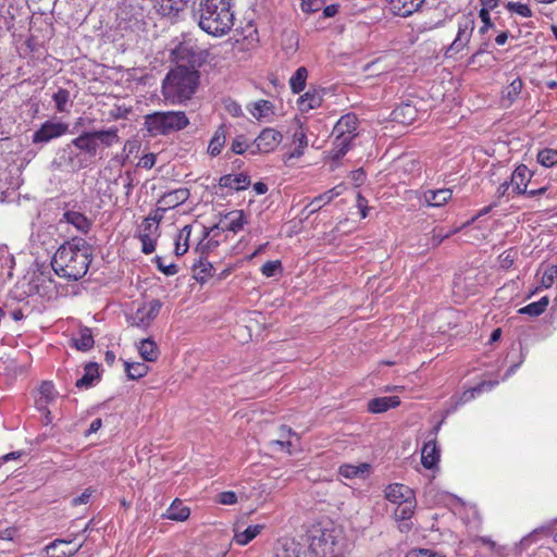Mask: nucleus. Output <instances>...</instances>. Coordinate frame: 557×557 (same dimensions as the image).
Returning <instances> with one entry per match:
<instances>
[{
  "label": "nucleus",
  "instance_id": "obj_1",
  "mask_svg": "<svg viewBox=\"0 0 557 557\" xmlns=\"http://www.w3.org/2000/svg\"><path fill=\"white\" fill-rule=\"evenodd\" d=\"M91 260L90 245L84 238L74 237L58 248L51 265L58 276L78 281L86 275Z\"/></svg>",
  "mask_w": 557,
  "mask_h": 557
},
{
  "label": "nucleus",
  "instance_id": "obj_7",
  "mask_svg": "<svg viewBox=\"0 0 557 557\" xmlns=\"http://www.w3.org/2000/svg\"><path fill=\"white\" fill-rule=\"evenodd\" d=\"M67 131L69 124L48 120L33 134L32 141L33 144H47L52 139L63 136Z\"/></svg>",
  "mask_w": 557,
  "mask_h": 557
},
{
  "label": "nucleus",
  "instance_id": "obj_55",
  "mask_svg": "<svg viewBox=\"0 0 557 557\" xmlns=\"http://www.w3.org/2000/svg\"><path fill=\"white\" fill-rule=\"evenodd\" d=\"M522 86L521 78H515L506 88V97L512 101L521 92Z\"/></svg>",
  "mask_w": 557,
  "mask_h": 557
},
{
  "label": "nucleus",
  "instance_id": "obj_56",
  "mask_svg": "<svg viewBox=\"0 0 557 557\" xmlns=\"http://www.w3.org/2000/svg\"><path fill=\"white\" fill-rule=\"evenodd\" d=\"M324 0H301V9L304 12L312 13L319 11Z\"/></svg>",
  "mask_w": 557,
  "mask_h": 557
},
{
  "label": "nucleus",
  "instance_id": "obj_62",
  "mask_svg": "<svg viewBox=\"0 0 557 557\" xmlns=\"http://www.w3.org/2000/svg\"><path fill=\"white\" fill-rule=\"evenodd\" d=\"M154 164H156V156L153 153L144 154L138 162V166L147 169V170L153 168Z\"/></svg>",
  "mask_w": 557,
  "mask_h": 557
},
{
  "label": "nucleus",
  "instance_id": "obj_41",
  "mask_svg": "<svg viewBox=\"0 0 557 557\" xmlns=\"http://www.w3.org/2000/svg\"><path fill=\"white\" fill-rule=\"evenodd\" d=\"M125 372L132 380L140 379L148 372V367L143 362H125Z\"/></svg>",
  "mask_w": 557,
  "mask_h": 557
},
{
  "label": "nucleus",
  "instance_id": "obj_51",
  "mask_svg": "<svg viewBox=\"0 0 557 557\" xmlns=\"http://www.w3.org/2000/svg\"><path fill=\"white\" fill-rule=\"evenodd\" d=\"M405 557H445V555L431 548H412Z\"/></svg>",
  "mask_w": 557,
  "mask_h": 557
},
{
  "label": "nucleus",
  "instance_id": "obj_27",
  "mask_svg": "<svg viewBox=\"0 0 557 557\" xmlns=\"http://www.w3.org/2000/svg\"><path fill=\"white\" fill-rule=\"evenodd\" d=\"M323 98L320 91L309 90L298 99V109L302 112H309L322 104Z\"/></svg>",
  "mask_w": 557,
  "mask_h": 557
},
{
  "label": "nucleus",
  "instance_id": "obj_33",
  "mask_svg": "<svg viewBox=\"0 0 557 557\" xmlns=\"http://www.w3.org/2000/svg\"><path fill=\"white\" fill-rule=\"evenodd\" d=\"M351 141L352 140H349L345 137L341 138V137L335 136L334 141H333V147L329 151V158L333 162H338L350 149Z\"/></svg>",
  "mask_w": 557,
  "mask_h": 557
},
{
  "label": "nucleus",
  "instance_id": "obj_24",
  "mask_svg": "<svg viewBox=\"0 0 557 557\" xmlns=\"http://www.w3.org/2000/svg\"><path fill=\"white\" fill-rule=\"evenodd\" d=\"M453 196V191L449 188H441L436 190H425L422 199L430 207H441L445 205Z\"/></svg>",
  "mask_w": 557,
  "mask_h": 557
},
{
  "label": "nucleus",
  "instance_id": "obj_31",
  "mask_svg": "<svg viewBox=\"0 0 557 557\" xmlns=\"http://www.w3.org/2000/svg\"><path fill=\"white\" fill-rule=\"evenodd\" d=\"M225 222L228 231L238 233L248 223V220L243 210H235L225 215Z\"/></svg>",
  "mask_w": 557,
  "mask_h": 557
},
{
  "label": "nucleus",
  "instance_id": "obj_58",
  "mask_svg": "<svg viewBox=\"0 0 557 557\" xmlns=\"http://www.w3.org/2000/svg\"><path fill=\"white\" fill-rule=\"evenodd\" d=\"M211 269H212L211 263L200 262V264L198 267V272L195 275L196 280L203 283L210 275Z\"/></svg>",
  "mask_w": 557,
  "mask_h": 557
},
{
  "label": "nucleus",
  "instance_id": "obj_21",
  "mask_svg": "<svg viewBox=\"0 0 557 557\" xmlns=\"http://www.w3.org/2000/svg\"><path fill=\"white\" fill-rule=\"evenodd\" d=\"M67 223L72 225L79 233L86 234L90 230L91 222L83 213L78 211L69 210L64 212L60 223Z\"/></svg>",
  "mask_w": 557,
  "mask_h": 557
},
{
  "label": "nucleus",
  "instance_id": "obj_6",
  "mask_svg": "<svg viewBox=\"0 0 557 557\" xmlns=\"http://www.w3.org/2000/svg\"><path fill=\"white\" fill-rule=\"evenodd\" d=\"M474 27L475 16L472 13H465L457 16L456 35L453 42L446 48L444 55L446 58H454L458 53L468 50Z\"/></svg>",
  "mask_w": 557,
  "mask_h": 557
},
{
  "label": "nucleus",
  "instance_id": "obj_26",
  "mask_svg": "<svg viewBox=\"0 0 557 557\" xmlns=\"http://www.w3.org/2000/svg\"><path fill=\"white\" fill-rule=\"evenodd\" d=\"M440 460V450L437 449L435 441L426 442L421 450V462L426 469L436 467Z\"/></svg>",
  "mask_w": 557,
  "mask_h": 557
},
{
  "label": "nucleus",
  "instance_id": "obj_22",
  "mask_svg": "<svg viewBox=\"0 0 557 557\" xmlns=\"http://www.w3.org/2000/svg\"><path fill=\"white\" fill-rule=\"evenodd\" d=\"M371 472V465L361 462L359 465L344 463L339 467L338 473L345 479H366Z\"/></svg>",
  "mask_w": 557,
  "mask_h": 557
},
{
  "label": "nucleus",
  "instance_id": "obj_40",
  "mask_svg": "<svg viewBox=\"0 0 557 557\" xmlns=\"http://www.w3.org/2000/svg\"><path fill=\"white\" fill-rule=\"evenodd\" d=\"M94 338L89 329L85 327L79 331L78 337L74 338L75 347L78 350L86 351L94 346Z\"/></svg>",
  "mask_w": 557,
  "mask_h": 557
},
{
  "label": "nucleus",
  "instance_id": "obj_19",
  "mask_svg": "<svg viewBox=\"0 0 557 557\" xmlns=\"http://www.w3.org/2000/svg\"><path fill=\"white\" fill-rule=\"evenodd\" d=\"M345 187L344 185H337L333 187L332 189L314 197L311 202L306 207L309 214H312L317 211H319L323 206L331 202L334 198L338 197L343 194Z\"/></svg>",
  "mask_w": 557,
  "mask_h": 557
},
{
  "label": "nucleus",
  "instance_id": "obj_43",
  "mask_svg": "<svg viewBox=\"0 0 557 557\" xmlns=\"http://www.w3.org/2000/svg\"><path fill=\"white\" fill-rule=\"evenodd\" d=\"M277 557H302L301 548L299 544L294 541H286L282 545L281 552L277 553Z\"/></svg>",
  "mask_w": 557,
  "mask_h": 557
},
{
  "label": "nucleus",
  "instance_id": "obj_2",
  "mask_svg": "<svg viewBox=\"0 0 557 557\" xmlns=\"http://www.w3.org/2000/svg\"><path fill=\"white\" fill-rule=\"evenodd\" d=\"M234 0H199L196 11L198 26L208 35L222 37L235 22Z\"/></svg>",
  "mask_w": 557,
  "mask_h": 557
},
{
  "label": "nucleus",
  "instance_id": "obj_29",
  "mask_svg": "<svg viewBox=\"0 0 557 557\" xmlns=\"http://www.w3.org/2000/svg\"><path fill=\"white\" fill-rule=\"evenodd\" d=\"M190 515V509L180 499H175L166 509L164 517L174 521H185Z\"/></svg>",
  "mask_w": 557,
  "mask_h": 557
},
{
  "label": "nucleus",
  "instance_id": "obj_42",
  "mask_svg": "<svg viewBox=\"0 0 557 557\" xmlns=\"http://www.w3.org/2000/svg\"><path fill=\"white\" fill-rule=\"evenodd\" d=\"M138 237L141 243V251L145 255H150L156 250L158 235L140 233Z\"/></svg>",
  "mask_w": 557,
  "mask_h": 557
},
{
  "label": "nucleus",
  "instance_id": "obj_64",
  "mask_svg": "<svg viewBox=\"0 0 557 557\" xmlns=\"http://www.w3.org/2000/svg\"><path fill=\"white\" fill-rule=\"evenodd\" d=\"M225 110L234 117H238L243 114L240 104L235 101H227L225 103Z\"/></svg>",
  "mask_w": 557,
  "mask_h": 557
},
{
  "label": "nucleus",
  "instance_id": "obj_50",
  "mask_svg": "<svg viewBox=\"0 0 557 557\" xmlns=\"http://www.w3.org/2000/svg\"><path fill=\"white\" fill-rule=\"evenodd\" d=\"M557 276V265H549L545 269L541 277V286L549 288Z\"/></svg>",
  "mask_w": 557,
  "mask_h": 557
},
{
  "label": "nucleus",
  "instance_id": "obj_52",
  "mask_svg": "<svg viewBox=\"0 0 557 557\" xmlns=\"http://www.w3.org/2000/svg\"><path fill=\"white\" fill-rule=\"evenodd\" d=\"M517 257V250L515 249H508L505 250L503 253L499 255V264L503 269H509L513 265L515 259Z\"/></svg>",
  "mask_w": 557,
  "mask_h": 557
},
{
  "label": "nucleus",
  "instance_id": "obj_11",
  "mask_svg": "<svg viewBox=\"0 0 557 557\" xmlns=\"http://www.w3.org/2000/svg\"><path fill=\"white\" fill-rule=\"evenodd\" d=\"M295 128L292 134V145L294 148L288 153V159H299L305 154V150L308 147V129L305 124L296 119Z\"/></svg>",
  "mask_w": 557,
  "mask_h": 557
},
{
  "label": "nucleus",
  "instance_id": "obj_34",
  "mask_svg": "<svg viewBox=\"0 0 557 557\" xmlns=\"http://www.w3.org/2000/svg\"><path fill=\"white\" fill-rule=\"evenodd\" d=\"M226 141V131L223 125H221L213 134L209 146H208V152L212 157H216L221 153L224 145Z\"/></svg>",
  "mask_w": 557,
  "mask_h": 557
},
{
  "label": "nucleus",
  "instance_id": "obj_45",
  "mask_svg": "<svg viewBox=\"0 0 557 557\" xmlns=\"http://www.w3.org/2000/svg\"><path fill=\"white\" fill-rule=\"evenodd\" d=\"M537 161L540 164L546 168H550L557 163V150L544 149L537 154Z\"/></svg>",
  "mask_w": 557,
  "mask_h": 557
},
{
  "label": "nucleus",
  "instance_id": "obj_10",
  "mask_svg": "<svg viewBox=\"0 0 557 557\" xmlns=\"http://www.w3.org/2000/svg\"><path fill=\"white\" fill-rule=\"evenodd\" d=\"M57 396L58 392L54 389V386L51 382L41 383L35 404L37 409L45 416L46 424L50 423L52 420L49 406L55 401Z\"/></svg>",
  "mask_w": 557,
  "mask_h": 557
},
{
  "label": "nucleus",
  "instance_id": "obj_16",
  "mask_svg": "<svg viewBox=\"0 0 557 557\" xmlns=\"http://www.w3.org/2000/svg\"><path fill=\"white\" fill-rule=\"evenodd\" d=\"M189 189L183 187L165 193L158 200L159 210L166 211L169 209H174L177 206L184 203L189 198Z\"/></svg>",
  "mask_w": 557,
  "mask_h": 557
},
{
  "label": "nucleus",
  "instance_id": "obj_5",
  "mask_svg": "<svg viewBox=\"0 0 557 557\" xmlns=\"http://www.w3.org/2000/svg\"><path fill=\"white\" fill-rule=\"evenodd\" d=\"M120 137L117 128L100 129L94 132H85L71 141V145L85 153L89 158H95L98 153L99 146L111 147L117 144Z\"/></svg>",
  "mask_w": 557,
  "mask_h": 557
},
{
  "label": "nucleus",
  "instance_id": "obj_46",
  "mask_svg": "<svg viewBox=\"0 0 557 557\" xmlns=\"http://www.w3.org/2000/svg\"><path fill=\"white\" fill-rule=\"evenodd\" d=\"M393 114L395 120H400V117H404L406 120H404L403 122H410L414 119L416 109L410 104H404L399 108H396L393 111Z\"/></svg>",
  "mask_w": 557,
  "mask_h": 557
},
{
  "label": "nucleus",
  "instance_id": "obj_9",
  "mask_svg": "<svg viewBox=\"0 0 557 557\" xmlns=\"http://www.w3.org/2000/svg\"><path fill=\"white\" fill-rule=\"evenodd\" d=\"M282 140H283V135L281 134V132L276 131L274 128H271V127H267L251 143L252 153L272 152L282 143Z\"/></svg>",
  "mask_w": 557,
  "mask_h": 557
},
{
  "label": "nucleus",
  "instance_id": "obj_17",
  "mask_svg": "<svg viewBox=\"0 0 557 557\" xmlns=\"http://www.w3.org/2000/svg\"><path fill=\"white\" fill-rule=\"evenodd\" d=\"M497 385V381H484L476 386L465 391L461 395H456L451 397V401L454 406L450 411H454L459 406L472 400L476 395L481 394L484 391H491L494 386Z\"/></svg>",
  "mask_w": 557,
  "mask_h": 557
},
{
  "label": "nucleus",
  "instance_id": "obj_54",
  "mask_svg": "<svg viewBox=\"0 0 557 557\" xmlns=\"http://www.w3.org/2000/svg\"><path fill=\"white\" fill-rule=\"evenodd\" d=\"M281 261H268L261 267V273L267 277H272L281 270Z\"/></svg>",
  "mask_w": 557,
  "mask_h": 557
},
{
  "label": "nucleus",
  "instance_id": "obj_15",
  "mask_svg": "<svg viewBox=\"0 0 557 557\" xmlns=\"http://www.w3.org/2000/svg\"><path fill=\"white\" fill-rule=\"evenodd\" d=\"M533 173L524 164L518 165L511 174L510 184L511 193L515 195H522L527 193V187L531 181Z\"/></svg>",
  "mask_w": 557,
  "mask_h": 557
},
{
  "label": "nucleus",
  "instance_id": "obj_25",
  "mask_svg": "<svg viewBox=\"0 0 557 557\" xmlns=\"http://www.w3.org/2000/svg\"><path fill=\"white\" fill-rule=\"evenodd\" d=\"M219 185L221 187H225V188L243 190V189H246L250 185V178L247 174H244V173H239L236 175L227 174V175H223L220 178Z\"/></svg>",
  "mask_w": 557,
  "mask_h": 557
},
{
  "label": "nucleus",
  "instance_id": "obj_13",
  "mask_svg": "<svg viewBox=\"0 0 557 557\" xmlns=\"http://www.w3.org/2000/svg\"><path fill=\"white\" fill-rule=\"evenodd\" d=\"M358 119L355 114L343 115L333 128V135L352 140L357 136Z\"/></svg>",
  "mask_w": 557,
  "mask_h": 557
},
{
  "label": "nucleus",
  "instance_id": "obj_38",
  "mask_svg": "<svg viewBox=\"0 0 557 557\" xmlns=\"http://www.w3.org/2000/svg\"><path fill=\"white\" fill-rule=\"evenodd\" d=\"M548 302V297L544 296L539 301L531 302L528 306L519 309V313L528 314L531 317H539L546 310Z\"/></svg>",
  "mask_w": 557,
  "mask_h": 557
},
{
  "label": "nucleus",
  "instance_id": "obj_12",
  "mask_svg": "<svg viewBox=\"0 0 557 557\" xmlns=\"http://www.w3.org/2000/svg\"><path fill=\"white\" fill-rule=\"evenodd\" d=\"M310 549L314 557H344L339 553H335V542L331 534L323 533L319 537H313Z\"/></svg>",
  "mask_w": 557,
  "mask_h": 557
},
{
  "label": "nucleus",
  "instance_id": "obj_60",
  "mask_svg": "<svg viewBox=\"0 0 557 557\" xmlns=\"http://www.w3.org/2000/svg\"><path fill=\"white\" fill-rule=\"evenodd\" d=\"M143 232L141 233H151L153 235H158V231H159V220L157 219H145L144 223H143Z\"/></svg>",
  "mask_w": 557,
  "mask_h": 557
},
{
  "label": "nucleus",
  "instance_id": "obj_61",
  "mask_svg": "<svg viewBox=\"0 0 557 557\" xmlns=\"http://www.w3.org/2000/svg\"><path fill=\"white\" fill-rule=\"evenodd\" d=\"M94 492L95 491L91 487L86 488L79 496L74 497L72 499V505L79 506V505L87 504L89 502L91 495L94 494Z\"/></svg>",
  "mask_w": 557,
  "mask_h": 557
},
{
  "label": "nucleus",
  "instance_id": "obj_28",
  "mask_svg": "<svg viewBox=\"0 0 557 557\" xmlns=\"http://www.w3.org/2000/svg\"><path fill=\"white\" fill-rule=\"evenodd\" d=\"M189 0H156V7L164 16L176 15Z\"/></svg>",
  "mask_w": 557,
  "mask_h": 557
},
{
  "label": "nucleus",
  "instance_id": "obj_3",
  "mask_svg": "<svg viewBox=\"0 0 557 557\" xmlns=\"http://www.w3.org/2000/svg\"><path fill=\"white\" fill-rule=\"evenodd\" d=\"M198 72L186 66H176L165 77L162 86L163 96L172 102L189 99L198 85Z\"/></svg>",
  "mask_w": 557,
  "mask_h": 557
},
{
  "label": "nucleus",
  "instance_id": "obj_48",
  "mask_svg": "<svg viewBox=\"0 0 557 557\" xmlns=\"http://www.w3.org/2000/svg\"><path fill=\"white\" fill-rule=\"evenodd\" d=\"M506 7L509 12L515 13L521 17H530L532 15L531 9L525 3L510 1Z\"/></svg>",
  "mask_w": 557,
  "mask_h": 557
},
{
  "label": "nucleus",
  "instance_id": "obj_49",
  "mask_svg": "<svg viewBox=\"0 0 557 557\" xmlns=\"http://www.w3.org/2000/svg\"><path fill=\"white\" fill-rule=\"evenodd\" d=\"M231 149L236 154H243L247 150L252 153L251 144H248L244 136H237L232 141Z\"/></svg>",
  "mask_w": 557,
  "mask_h": 557
},
{
  "label": "nucleus",
  "instance_id": "obj_4",
  "mask_svg": "<svg viewBox=\"0 0 557 557\" xmlns=\"http://www.w3.org/2000/svg\"><path fill=\"white\" fill-rule=\"evenodd\" d=\"M188 124L189 119L183 111H157L144 116V129L150 137L168 136Z\"/></svg>",
  "mask_w": 557,
  "mask_h": 557
},
{
  "label": "nucleus",
  "instance_id": "obj_20",
  "mask_svg": "<svg viewBox=\"0 0 557 557\" xmlns=\"http://www.w3.org/2000/svg\"><path fill=\"white\" fill-rule=\"evenodd\" d=\"M263 529V524H252L248 525L245 530H242L240 525L236 524L234 528L233 541L240 546H245L256 539Z\"/></svg>",
  "mask_w": 557,
  "mask_h": 557
},
{
  "label": "nucleus",
  "instance_id": "obj_32",
  "mask_svg": "<svg viewBox=\"0 0 557 557\" xmlns=\"http://www.w3.org/2000/svg\"><path fill=\"white\" fill-rule=\"evenodd\" d=\"M250 114L261 121H269L270 116L273 115V104L268 100H259L255 102L249 109Z\"/></svg>",
  "mask_w": 557,
  "mask_h": 557
},
{
  "label": "nucleus",
  "instance_id": "obj_18",
  "mask_svg": "<svg viewBox=\"0 0 557 557\" xmlns=\"http://www.w3.org/2000/svg\"><path fill=\"white\" fill-rule=\"evenodd\" d=\"M384 495L388 502L398 505L413 498L414 492L407 485L393 483L386 486Z\"/></svg>",
  "mask_w": 557,
  "mask_h": 557
},
{
  "label": "nucleus",
  "instance_id": "obj_14",
  "mask_svg": "<svg viewBox=\"0 0 557 557\" xmlns=\"http://www.w3.org/2000/svg\"><path fill=\"white\" fill-rule=\"evenodd\" d=\"M425 0H386L388 10L397 16L408 17L419 11Z\"/></svg>",
  "mask_w": 557,
  "mask_h": 557
},
{
  "label": "nucleus",
  "instance_id": "obj_35",
  "mask_svg": "<svg viewBox=\"0 0 557 557\" xmlns=\"http://www.w3.org/2000/svg\"><path fill=\"white\" fill-rule=\"evenodd\" d=\"M191 234V226L185 225L175 237L174 252L177 257L185 255L188 250V240Z\"/></svg>",
  "mask_w": 557,
  "mask_h": 557
},
{
  "label": "nucleus",
  "instance_id": "obj_8",
  "mask_svg": "<svg viewBox=\"0 0 557 557\" xmlns=\"http://www.w3.org/2000/svg\"><path fill=\"white\" fill-rule=\"evenodd\" d=\"M162 308L159 299H152L140 306L131 317V324L137 327L146 329L158 317Z\"/></svg>",
  "mask_w": 557,
  "mask_h": 557
},
{
  "label": "nucleus",
  "instance_id": "obj_63",
  "mask_svg": "<svg viewBox=\"0 0 557 557\" xmlns=\"http://www.w3.org/2000/svg\"><path fill=\"white\" fill-rule=\"evenodd\" d=\"M70 164L73 169L81 170L86 168L88 163L81 153H76L70 157Z\"/></svg>",
  "mask_w": 557,
  "mask_h": 557
},
{
  "label": "nucleus",
  "instance_id": "obj_23",
  "mask_svg": "<svg viewBox=\"0 0 557 557\" xmlns=\"http://www.w3.org/2000/svg\"><path fill=\"white\" fill-rule=\"evenodd\" d=\"M399 405L400 399L398 396H383L369 400L368 410L372 413H382Z\"/></svg>",
  "mask_w": 557,
  "mask_h": 557
},
{
  "label": "nucleus",
  "instance_id": "obj_36",
  "mask_svg": "<svg viewBox=\"0 0 557 557\" xmlns=\"http://www.w3.org/2000/svg\"><path fill=\"white\" fill-rule=\"evenodd\" d=\"M138 351L145 361H156L159 356L157 344L151 338L143 339L138 345Z\"/></svg>",
  "mask_w": 557,
  "mask_h": 557
},
{
  "label": "nucleus",
  "instance_id": "obj_30",
  "mask_svg": "<svg viewBox=\"0 0 557 557\" xmlns=\"http://www.w3.org/2000/svg\"><path fill=\"white\" fill-rule=\"evenodd\" d=\"M99 379V367L97 363H87L84 368V375L76 381V387L89 388Z\"/></svg>",
  "mask_w": 557,
  "mask_h": 557
},
{
  "label": "nucleus",
  "instance_id": "obj_59",
  "mask_svg": "<svg viewBox=\"0 0 557 557\" xmlns=\"http://www.w3.org/2000/svg\"><path fill=\"white\" fill-rule=\"evenodd\" d=\"M218 502L222 505H234L237 503V495L232 491L222 492L218 495Z\"/></svg>",
  "mask_w": 557,
  "mask_h": 557
},
{
  "label": "nucleus",
  "instance_id": "obj_39",
  "mask_svg": "<svg viewBox=\"0 0 557 557\" xmlns=\"http://www.w3.org/2000/svg\"><path fill=\"white\" fill-rule=\"evenodd\" d=\"M308 77V71L306 67L300 66L296 70L289 79V86L293 92L299 94L306 86V79Z\"/></svg>",
  "mask_w": 557,
  "mask_h": 557
},
{
  "label": "nucleus",
  "instance_id": "obj_57",
  "mask_svg": "<svg viewBox=\"0 0 557 557\" xmlns=\"http://www.w3.org/2000/svg\"><path fill=\"white\" fill-rule=\"evenodd\" d=\"M494 8H487L486 5H482L479 16L483 23V26L480 28L481 33H484L488 27L492 26L491 17H490V11Z\"/></svg>",
  "mask_w": 557,
  "mask_h": 557
},
{
  "label": "nucleus",
  "instance_id": "obj_47",
  "mask_svg": "<svg viewBox=\"0 0 557 557\" xmlns=\"http://www.w3.org/2000/svg\"><path fill=\"white\" fill-rule=\"evenodd\" d=\"M154 263L159 271L168 276L175 275L178 272V267L175 263H166L163 257L157 256Z\"/></svg>",
  "mask_w": 557,
  "mask_h": 557
},
{
  "label": "nucleus",
  "instance_id": "obj_37",
  "mask_svg": "<svg viewBox=\"0 0 557 557\" xmlns=\"http://www.w3.org/2000/svg\"><path fill=\"white\" fill-rule=\"evenodd\" d=\"M416 505V495L413 498L406 499L404 503L398 504L394 512L396 520L404 521L410 519L414 512Z\"/></svg>",
  "mask_w": 557,
  "mask_h": 557
},
{
  "label": "nucleus",
  "instance_id": "obj_53",
  "mask_svg": "<svg viewBox=\"0 0 557 557\" xmlns=\"http://www.w3.org/2000/svg\"><path fill=\"white\" fill-rule=\"evenodd\" d=\"M456 232H457V230H451V231L445 232L443 228H434L433 233H432V239H431L432 246L433 247L438 246L444 239L448 238Z\"/></svg>",
  "mask_w": 557,
  "mask_h": 557
},
{
  "label": "nucleus",
  "instance_id": "obj_44",
  "mask_svg": "<svg viewBox=\"0 0 557 557\" xmlns=\"http://www.w3.org/2000/svg\"><path fill=\"white\" fill-rule=\"evenodd\" d=\"M53 101L55 103V109L58 112H65L67 111V103L70 101V92L66 89L60 88L54 95H53Z\"/></svg>",
  "mask_w": 557,
  "mask_h": 557
}]
</instances>
